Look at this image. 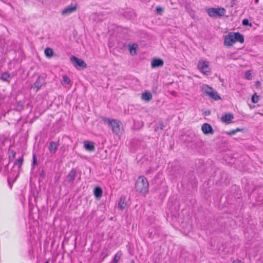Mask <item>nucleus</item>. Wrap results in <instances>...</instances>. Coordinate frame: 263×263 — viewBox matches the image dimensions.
Wrapping results in <instances>:
<instances>
[{"label":"nucleus","mask_w":263,"mask_h":263,"mask_svg":"<svg viewBox=\"0 0 263 263\" xmlns=\"http://www.w3.org/2000/svg\"><path fill=\"white\" fill-rule=\"evenodd\" d=\"M236 42H244L243 36L239 32H231L224 36V45L226 46H231Z\"/></svg>","instance_id":"obj_1"},{"label":"nucleus","mask_w":263,"mask_h":263,"mask_svg":"<svg viewBox=\"0 0 263 263\" xmlns=\"http://www.w3.org/2000/svg\"><path fill=\"white\" fill-rule=\"evenodd\" d=\"M135 188L141 193H147L148 190V182L147 179L143 176L139 177L136 182Z\"/></svg>","instance_id":"obj_2"},{"label":"nucleus","mask_w":263,"mask_h":263,"mask_svg":"<svg viewBox=\"0 0 263 263\" xmlns=\"http://www.w3.org/2000/svg\"><path fill=\"white\" fill-rule=\"evenodd\" d=\"M197 67L203 74L209 76L211 73L210 62L205 60L200 59L198 62Z\"/></svg>","instance_id":"obj_3"},{"label":"nucleus","mask_w":263,"mask_h":263,"mask_svg":"<svg viewBox=\"0 0 263 263\" xmlns=\"http://www.w3.org/2000/svg\"><path fill=\"white\" fill-rule=\"evenodd\" d=\"M201 90L203 93L215 100L220 99V97L218 95L217 92L208 85H203L201 88Z\"/></svg>","instance_id":"obj_4"},{"label":"nucleus","mask_w":263,"mask_h":263,"mask_svg":"<svg viewBox=\"0 0 263 263\" xmlns=\"http://www.w3.org/2000/svg\"><path fill=\"white\" fill-rule=\"evenodd\" d=\"M206 12L210 16L215 17L223 16L225 14L226 10L223 8H211L207 9Z\"/></svg>","instance_id":"obj_5"},{"label":"nucleus","mask_w":263,"mask_h":263,"mask_svg":"<svg viewBox=\"0 0 263 263\" xmlns=\"http://www.w3.org/2000/svg\"><path fill=\"white\" fill-rule=\"evenodd\" d=\"M109 126L111 128L112 132L116 135L120 132V122L115 119H106Z\"/></svg>","instance_id":"obj_6"},{"label":"nucleus","mask_w":263,"mask_h":263,"mask_svg":"<svg viewBox=\"0 0 263 263\" xmlns=\"http://www.w3.org/2000/svg\"><path fill=\"white\" fill-rule=\"evenodd\" d=\"M45 84V78L43 76H39L33 84V88L35 89L36 91H37Z\"/></svg>","instance_id":"obj_7"},{"label":"nucleus","mask_w":263,"mask_h":263,"mask_svg":"<svg viewBox=\"0 0 263 263\" xmlns=\"http://www.w3.org/2000/svg\"><path fill=\"white\" fill-rule=\"evenodd\" d=\"M76 5H71L65 7L62 11V14L63 15H69V14L75 12L77 10Z\"/></svg>","instance_id":"obj_8"},{"label":"nucleus","mask_w":263,"mask_h":263,"mask_svg":"<svg viewBox=\"0 0 263 263\" xmlns=\"http://www.w3.org/2000/svg\"><path fill=\"white\" fill-rule=\"evenodd\" d=\"M70 60L72 62H73L76 64L74 65V66L76 67L77 66H78L82 68H86V64L85 62L82 60V59H79L74 56H72L70 58Z\"/></svg>","instance_id":"obj_9"},{"label":"nucleus","mask_w":263,"mask_h":263,"mask_svg":"<svg viewBox=\"0 0 263 263\" xmlns=\"http://www.w3.org/2000/svg\"><path fill=\"white\" fill-rule=\"evenodd\" d=\"M164 62L161 59L154 58L151 62V67L153 68H155L163 66Z\"/></svg>","instance_id":"obj_10"},{"label":"nucleus","mask_w":263,"mask_h":263,"mask_svg":"<svg viewBox=\"0 0 263 263\" xmlns=\"http://www.w3.org/2000/svg\"><path fill=\"white\" fill-rule=\"evenodd\" d=\"M76 175V170L73 168L71 169V171L68 173V174L67 175V176H66L67 181L70 184L73 183V181L75 179Z\"/></svg>","instance_id":"obj_11"},{"label":"nucleus","mask_w":263,"mask_h":263,"mask_svg":"<svg viewBox=\"0 0 263 263\" xmlns=\"http://www.w3.org/2000/svg\"><path fill=\"white\" fill-rule=\"evenodd\" d=\"M201 129L204 134H213L214 133L212 126L208 123H204L201 126Z\"/></svg>","instance_id":"obj_12"},{"label":"nucleus","mask_w":263,"mask_h":263,"mask_svg":"<svg viewBox=\"0 0 263 263\" xmlns=\"http://www.w3.org/2000/svg\"><path fill=\"white\" fill-rule=\"evenodd\" d=\"M84 147L86 151L93 152L95 150V143L89 141H85L84 142Z\"/></svg>","instance_id":"obj_13"},{"label":"nucleus","mask_w":263,"mask_h":263,"mask_svg":"<svg viewBox=\"0 0 263 263\" xmlns=\"http://www.w3.org/2000/svg\"><path fill=\"white\" fill-rule=\"evenodd\" d=\"M234 116L232 114H226L222 116L221 119L223 122L228 124L231 122Z\"/></svg>","instance_id":"obj_14"},{"label":"nucleus","mask_w":263,"mask_h":263,"mask_svg":"<svg viewBox=\"0 0 263 263\" xmlns=\"http://www.w3.org/2000/svg\"><path fill=\"white\" fill-rule=\"evenodd\" d=\"M59 145V143L51 141L50 142L49 146V151L51 154H55L57 149Z\"/></svg>","instance_id":"obj_15"},{"label":"nucleus","mask_w":263,"mask_h":263,"mask_svg":"<svg viewBox=\"0 0 263 263\" xmlns=\"http://www.w3.org/2000/svg\"><path fill=\"white\" fill-rule=\"evenodd\" d=\"M141 99L145 101L148 102L152 99V95L149 91H146L142 94Z\"/></svg>","instance_id":"obj_16"},{"label":"nucleus","mask_w":263,"mask_h":263,"mask_svg":"<svg viewBox=\"0 0 263 263\" xmlns=\"http://www.w3.org/2000/svg\"><path fill=\"white\" fill-rule=\"evenodd\" d=\"M93 193L96 198L100 199L102 196L103 191L100 187L98 186L94 189Z\"/></svg>","instance_id":"obj_17"},{"label":"nucleus","mask_w":263,"mask_h":263,"mask_svg":"<svg viewBox=\"0 0 263 263\" xmlns=\"http://www.w3.org/2000/svg\"><path fill=\"white\" fill-rule=\"evenodd\" d=\"M44 53L45 55L48 58H51L53 54V50L50 48H46L45 49Z\"/></svg>","instance_id":"obj_18"},{"label":"nucleus","mask_w":263,"mask_h":263,"mask_svg":"<svg viewBox=\"0 0 263 263\" xmlns=\"http://www.w3.org/2000/svg\"><path fill=\"white\" fill-rule=\"evenodd\" d=\"M138 47V45L136 44H133L132 45L129 46V52L132 55H135L136 54V49Z\"/></svg>","instance_id":"obj_19"},{"label":"nucleus","mask_w":263,"mask_h":263,"mask_svg":"<svg viewBox=\"0 0 263 263\" xmlns=\"http://www.w3.org/2000/svg\"><path fill=\"white\" fill-rule=\"evenodd\" d=\"M122 255V253L121 251H118L115 255L113 260L115 263H118Z\"/></svg>","instance_id":"obj_20"},{"label":"nucleus","mask_w":263,"mask_h":263,"mask_svg":"<svg viewBox=\"0 0 263 263\" xmlns=\"http://www.w3.org/2000/svg\"><path fill=\"white\" fill-rule=\"evenodd\" d=\"M10 74L7 72H4L2 73L1 76V80L5 82H9V79L10 78Z\"/></svg>","instance_id":"obj_21"},{"label":"nucleus","mask_w":263,"mask_h":263,"mask_svg":"<svg viewBox=\"0 0 263 263\" xmlns=\"http://www.w3.org/2000/svg\"><path fill=\"white\" fill-rule=\"evenodd\" d=\"M126 205V203L124 201V199L121 198L120 201L118 204V208L120 210H123Z\"/></svg>","instance_id":"obj_22"},{"label":"nucleus","mask_w":263,"mask_h":263,"mask_svg":"<svg viewBox=\"0 0 263 263\" xmlns=\"http://www.w3.org/2000/svg\"><path fill=\"white\" fill-rule=\"evenodd\" d=\"M242 129H240V128H237L236 129H234V130H230V131L227 132L226 134L228 135L232 136V135H233L235 134L237 132H240V131H242Z\"/></svg>","instance_id":"obj_23"},{"label":"nucleus","mask_w":263,"mask_h":263,"mask_svg":"<svg viewBox=\"0 0 263 263\" xmlns=\"http://www.w3.org/2000/svg\"><path fill=\"white\" fill-rule=\"evenodd\" d=\"M23 161V157H21L19 158L17 160V161L14 163V165L17 166L18 168H20L22 165Z\"/></svg>","instance_id":"obj_24"},{"label":"nucleus","mask_w":263,"mask_h":263,"mask_svg":"<svg viewBox=\"0 0 263 263\" xmlns=\"http://www.w3.org/2000/svg\"><path fill=\"white\" fill-rule=\"evenodd\" d=\"M109 255V252L107 250L103 251L101 253V256L102 257V261Z\"/></svg>","instance_id":"obj_25"},{"label":"nucleus","mask_w":263,"mask_h":263,"mask_svg":"<svg viewBox=\"0 0 263 263\" xmlns=\"http://www.w3.org/2000/svg\"><path fill=\"white\" fill-rule=\"evenodd\" d=\"M63 82L66 84H69L70 83V79L66 76L63 77Z\"/></svg>","instance_id":"obj_26"},{"label":"nucleus","mask_w":263,"mask_h":263,"mask_svg":"<svg viewBox=\"0 0 263 263\" xmlns=\"http://www.w3.org/2000/svg\"><path fill=\"white\" fill-rule=\"evenodd\" d=\"M251 100L252 102L256 103L258 102L259 99L258 96H256V94H254V95L252 96Z\"/></svg>","instance_id":"obj_27"},{"label":"nucleus","mask_w":263,"mask_h":263,"mask_svg":"<svg viewBox=\"0 0 263 263\" xmlns=\"http://www.w3.org/2000/svg\"><path fill=\"white\" fill-rule=\"evenodd\" d=\"M242 24L245 26H252L251 23H250L249 20L247 18L243 20Z\"/></svg>","instance_id":"obj_28"},{"label":"nucleus","mask_w":263,"mask_h":263,"mask_svg":"<svg viewBox=\"0 0 263 263\" xmlns=\"http://www.w3.org/2000/svg\"><path fill=\"white\" fill-rule=\"evenodd\" d=\"M245 77L248 80H251L252 79L251 73L249 71H247L245 73Z\"/></svg>","instance_id":"obj_29"},{"label":"nucleus","mask_w":263,"mask_h":263,"mask_svg":"<svg viewBox=\"0 0 263 263\" xmlns=\"http://www.w3.org/2000/svg\"><path fill=\"white\" fill-rule=\"evenodd\" d=\"M156 11L158 14H161V13L163 11V9L160 7H157Z\"/></svg>","instance_id":"obj_30"},{"label":"nucleus","mask_w":263,"mask_h":263,"mask_svg":"<svg viewBox=\"0 0 263 263\" xmlns=\"http://www.w3.org/2000/svg\"><path fill=\"white\" fill-rule=\"evenodd\" d=\"M148 233H149V237H153V231L152 230V229H149V232H148ZM156 234V232L154 233V235H155Z\"/></svg>","instance_id":"obj_31"},{"label":"nucleus","mask_w":263,"mask_h":263,"mask_svg":"<svg viewBox=\"0 0 263 263\" xmlns=\"http://www.w3.org/2000/svg\"><path fill=\"white\" fill-rule=\"evenodd\" d=\"M37 163V159L36 158V156L35 155H33V164H35Z\"/></svg>","instance_id":"obj_32"},{"label":"nucleus","mask_w":263,"mask_h":263,"mask_svg":"<svg viewBox=\"0 0 263 263\" xmlns=\"http://www.w3.org/2000/svg\"><path fill=\"white\" fill-rule=\"evenodd\" d=\"M233 263H243L241 260L237 259L233 261Z\"/></svg>","instance_id":"obj_33"},{"label":"nucleus","mask_w":263,"mask_h":263,"mask_svg":"<svg viewBox=\"0 0 263 263\" xmlns=\"http://www.w3.org/2000/svg\"><path fill=\"white\" fill-rule=\"evenodd\" d=\"M163 127H164V126L162 124V123H161L159 124V128L160 129H163Z\"/></svg>","instance_id":"obj_34"},{"label":"nucleus","mask_w":263,"mask_h":263,"mask_svg":"<svg viewBox=\"0 0 263 263\" xmlns=\"http://www.w3.org/2000/svg\"><path fill=\"white\" fill-rule=\"evenodd\" d=\"M11 153H12V158H13L15 157V152L14 151H12L11 152Z\"/></svg>","instance_id":"obj_35"},{"label":"nucleus","mask_w":263,"mask_h":263,"mask_svg":"<svg viewBox=\"0 0 263 263\" xmlns=\"http://www.w3.org/2000/svg\"><path fill=\"white\" fill-rule=\"evenodd\" d=\"M260 84H261V83H260V82L259 81H257V82H256V86H260Z\"/></svg>","instance_id":"obj_36"},{"label":"nucleus","mask_w":263,"mask_h":263,"mask_svg":"<svg viewBox=\"0 0 263 263\" xmlns=\"http://www.w3.org/2000/svg\"><path fill=\"white\" fill-rule=\"evenodd\" d=\"M59 179V177H58V178H57L56 177H55V180L56 181H58Z\"/></svg>","instance_id":"obj_37"},{"label":"nucleus","mask_w":263,"mask_h":263,"mask_svg":"<svg viewBox=\"0 0 263 263\" xmlns=\"http://www.w3.org/2000/svg\"><path fill=\"white\" fill-rule=\"evenodd\" d=\"M258 0H255V3H258Z\"/></svg>","instance_id":"obj_38"},{"label":"nucleus","mask_w":263,"mask_h":263,"mask_svg":"<svg viewBox=\"0 0 263 263\" xmlns=\"http://www.w3.org/2000/svg\"><path fill=\"white\" fill-rule=\"evenodd\" d=\"M45 263H49V261H46Z\"/></svg>","instance_id":"obj_39"},{"label":"nucleus","mask_w":263,"mask_h":263,"mask_svg":"<svg viewBox=\"0 0 263 263\" xmlns=\"http://www.w3.org/2000/svg\"><path fill=\"white\" fill-rule=\"evenodd\" d=\"M110 263H115V262L114 261H112Z\"/></svg>","instance_id":"obj_40"}]
</instances>
